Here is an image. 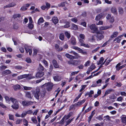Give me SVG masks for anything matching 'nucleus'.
<instances>
[{
    "label": "nucleus",
    "instance_id": "nucleus-59",
    "mask_svg": "<svg viewBox=\"0 0 126 126\" xmlns=\"http://www.w3.org/2000/svg\"><path fill=\"white\" fill-rule=\"evenodd\" d=\"M46 8L47 10L50 7V4L47 2H46Z\"/></svg>",
    "mask_w": 126,
    "mask_h": 126
},
{
    "label": "nucleus",
    "instance_id": "nucleus-56",
    "mask_svg": "<svg viewBox=\"0 0 126 126\" xmlns=\"http://www.w3.org/2000/svg\"><path fill=\"white\" fill-rule=\"evenodd\" d=\"M16 4L14 3H11L8 4V7H13L15 6Z\"/></svg>",
    "mask_w": 126,
    "mask_h": 126
},
{
    "label": "nucleus",
    "instance_id": "nucleus-44",
    "mask_svg": "<svg viewBox=\"0 0 126 126\" xmlns=\"http://www.w3.org/2000/svg\"><path fill=\"white\" fill-rule=\"evenodd\" d=\"M20 17V15L19 14H15L13 16V17L14 18H16L17 17Z\"/></svg>",
    "mask_w": 126,
    "mask_h": 126
},
{
    "label": "nucleus",
    "instance_id": "nucleus-8",
    "mask_svg": "<svg viewBox=\"0 0 126 126\" xmlns=\"http://www.w3.org/2000/svg\"><path fill=\"white\" fill-rule=\"evenodd\" d=\"M121 122L125 125H126V115H122L120 116Z\"/></svg>",
    "mask_w": 126,
    "mask_h": 126
},
{
    "label": "nucleus",
    "instance_id": "nucleus-19",
    "mask_svg": "<svg viewBox=\"0 0 126 126\" xmlns=\"http://www.w3.org/2000/svg\"><path fill=\"white\" fill-rule=\"evenodd\" d=\"M28 76V74H25L23 75H20L17 77V79L18 80L22 79L23 78L27 77Z\"/></svg>",
    "mask_w": 126,
    "mask_h": 126
},
{
    "label": "nucleus",
    "instance_id": "nucleus-4",
    "mask_svg": "<svg viewBox=\"0 0 126 126\" xmlns=\"http://www.w3.org/2000/svg\"><path fill=\"white\" fill-rule=\"evenodd\" d=\"M53 84L51 83L48 82L45 83L42 86H46V89L48 91H50L52 89Z\"/></svg>",
    "mask_w": 126,
    "mask_h": 126
},
{
    "label": "nucleus",
    "instance_id": "nucleus-2",
    "mask_svg": "<svg viewBox=\"0 0 126 126\" xmlns=\"http://www.w3.org/2000/svg\"><path fill=\"white\" fill-rule=\"evenodd\" d=\"M6 101L7 103H9L10 100L13 103V104L12 106V107L14 109H17L19 107L18 103L17 100L15 98L13 97H9L7 96L5 97Z\"/></svg>",
    "mask_w": 126,
    "mask_h": 126
},
{
    "label": "nucleus",
    "instance_id": "nucleus-36",
    "mask_svg": "<svg viewBox=\"0 0 126 126\" xmlns=\"http://www.w3.org/2000/svg\"><path fill=\"white\" fill-rule=\"evenodd\" d=\"M20 88V86L19 85H16L14 86V88L15 90L19 89Z\"/></svg>",
    "mask_w": 126,
    "mask_h": 126
},
{
    "label": "nucleus",
    "instance_id": "nucleus-51",
    "mask_svg": "<svg viewBox=\"0 0 126 126\" xmlns=\"http://www.w3.org/2000/svg\"><path fill=\"white\" fill-rule=\"evenodd\" d=\"M80 46H83L84 47H87L88 48H89V46L88 44H86L83 43H81Z\"/></svg>",
    "mask_w": 126,
    "mask_h": 126
},
{
    "label": "nucleus",
    "instance_id": "nucleus-55",
    "mask_svg": "<svg viewBox=\"0 0 126 126\" xmlns=\"http://www.w3.org/2000/svg\"><path fill=\"white\" fill-rule=\"evenodd\" d=\"M65 6V3L64 2H62L58 5V6L60 7L61 6L63 7Z\"/></svg>",
    "mask_w": 126,
    "mask_h": 126
},
{
    "label": "nucleus",
    "instance_id": "nucleus-25",
    "mask_svg": "<svg viewBox=\"0 0 126 126\" xmlns=\"http://www.w3.org/2000/svg\"><path fill=\"white\" fill-rule=\"evenodd\" d=\"M113 90L112 89H108L106 90L105 93L104 95V96H105L108 94H109L110 93V92L112 91Z\"/></svg>",
    "mask_w": 126,
    "mask_h": 126
},
{
    "label": "nucleus",
    "instance_id": "nucleus-63",
    "mask_svg": "<svg viewBox=\"0 0 126 126\" xmlns=\"http://www.w3.org/2000/svg\"><path fill=\"white\" fill-rule=\"evenodd\" d=\"M114 17L113 16H112L110 18V22L111 23H113L114 22Z\"/></svg>",
    "mask_w": 126,
    "mask_h": 126
},
{
    "label": "nucleus",
    "instance_id": "nucleus-54",
    "mask_svg": "<svg viewBox=\"0 0 126 126\" xmlns=\"http://www.w3.org/2000/svg\"><path fill=\"white\" fill-rule=\"evenodd\" d=\"M27 9V8L24 6H23L20 9V10L21 11H25V10H26Z\"/></svg>",
    "mask_w": 126,
    "mask_h": 126
},
{
    "label": "nucleus",
    "instance_id": "nucleus-13",
    "mask_svg": "<svg viewBox=\"0 0 126 126\" xmlns=\"http://www.w3.org/2000/svg\"><path fill=\"white\" fill-rule=\"evenodd\" d=\"M112 26V25H110V26H102L99 28L100 30H107L109 28H111Z\"/></svg>",
    "mask_w": 126,
    "mask_h": 126
},
{
    "label": "nucleus",
    "instance_id": "nucleus-39",
    "mask_svg": "<svg viewBox=\"0 0 126 126\" xmlns=\"http://www.w3.org/2000/svg\"><path fill=\"white\" fill-rule=\"evenodd\" d=\"M31 120L35 124L37 122V120L36 119V118L35 117H33L32 118Z\"/></svg>",
    "mask_w": 126,
    "mask_h": 126
},
{
    "label": "nucleus",
    "instance_id": "nucleus-45",
    "mask_svg": "<svg viewBox=\"0 0 126 126\" xmlns=\"http://www.w3.org/2000/svg\"><path fill=\"white\" fill-rule=\"evenodd\" d=\"M27 113L26 112H23L21 115V117L23 118L25 117L27 115Z\"/></svg>",
    "mask_w": 126,
    "mask_h": 126
},
{
    "label": "nucleus",
    "instance_id": "nucleus-38",
    "mask_svg": "<svg viewBox=\"0 0 126 126\" xmlns=\"http://www.w3.org/2000/svg\"><path fill=\"white\" fill-rule=\"evenodd\" d=\"M102 81V80L99 79L96 81V84L98 86H99L101 85Z\"/></svg>",
    "mask_w": 126,
    "mask_h": 126
},
{
    "label": "nucleus",
    "instance_id": "nucleus-28",
    "mask_svg": "<svg viewBox=\"0 0 126 126\" xmlns=\"http://www.w3.org/2000/svg\"><path fill=\"white\" fill-rule=\"evenodd\" d=\"M59 38L62 41L63 40L64 38V34L63 33L60 34L59 36Z\"/></svg>",
    "mask_w": 126,
    "mask_h": 126
},
{
    "label": "nucleus",
    "instance_id": "nucleus-43",
    "mask_svg": "<svg viewBox=\"0 0 126 126\" xmlns=\"http://www.w3.org/2000/svg\"><path fill=\"white\" fill-rule=\"evenodd\" d=\"M71 116V115L70 113L68 114L67 115L64 116L63 117L65 120H67Z\"/></svg>",
    "mask_w": 126,
    "mask_h": 126
},
{
    "label": "nucleus",
    "instance_id": "nucleus-48",
    "mask_svg": "<svg viewBox=\"0 0 126 126\" xmlns=\"http://www.w3.org/2000/svg\"><path fill=\"white\" fill-rule=\"evenodd\" d=\"M71 20L72 22L75 23H76L78 21V20L76 18H73Z\"/></svg>",
    "mask_w": 126,
    "mask_h": 126
},
{
    "label": "nucleus",
    "instance_id": "nucleus-12",
    "mask_svg": "<svg viewBox=\"0 0 126 126\" xmlns=\"http://www.w3.org/2000/svg\"><path fill=\"white\" fill-rule=\"evenodd\" d=\"M44 75V73L43 72H37L36 74V77L38 78L42 77Z\"/></svg>",
    "mask_w": 126,
    "mask_h": 126
},
{
    "label": "nucleus",
    "instance_id": "nucleus-42",
    "mask_svg": "<svg viewBox=\"0 0 126 126\" xmlns=\"http://www.w3.org/2000/svg\"><path fill=\"white\" fill-rule=\"evenodd\" d=\"M119 12L121 14H123V9L121 7H119L118 8Z\"/></svg>",
    "mask_w": 126,
    "mask_h": 126
},
{
    "label": "nucleus",
    "instance_id": "nucleus-35",
    "mask_svg": "<svg viewBox=\"0 0 126 126\" xmlns=\"http://www.w3.org/2000/svg\"><path fill=\"white\" fill-rule=\"evenodd\" d=\"M102 16H103L102 15H98L96 16L95 19L96 20H98L101 18Z\"/></svg>",
    "mask_w": 126,
    "mask_h": 126
},
{
    "label": "nucleus",
    "instance_id": "nucleus-1",
    "mask_svg": "<svg viewBox=\"0 0 126 126\" xmlns=\"http://www.w3.org/2000/svg\"><path fill=\"white\" fill-rule=\"evenodd\" d=\"M31 92L34 97L38 100L39 99L40 96V98H43L45 96L47 93L45 89H43L41 91L40 88L38 87H36L35 91L34 90H32Z\"/></svg>",
    "mask_w": 126,
    "mask_h": 126
},
{
    "label": "nucleus",
    "instance_id": "nucleus-6",
    "mask_svg": "<svg viewBox=\"0 0 126 126\" xmlns=\"http://www.w3.org/2000/svg\"><path fill=\"white\" fill-rule=\"evenodd\" d=\"M97 33L96 37L97 38V40L98 41L104 38L103 35L100 33L99 32H98L97 33Z\"/></svg>",
    "mask_w": 126,
    "mask_h": 126
},
{
    "label": "nucleus",
    "instance_id": "nucleus-58",
    "mask_svg": "<svg viewBox=\"0 0 126 126\" xmlns=\"http://www.w3.org/2000/svg\"><path fill=\"white\" fill-rule=\"evenodd\" d=\"M90 63V61H87L84 64V65L86 67L88 66L89 65V64Z\"/></svg>",
    "mask_w": 126,
    "mask_h": 126
},
{
    "label": "nucleus",
    "instance_id": "nucleus-20",
    "mask_svg": "<svg viewBox=\"0 0 126 126\" xmlns=\"http://www.w3.org/2000/svg\"><path fill=\"white\" fill-rule=\"evenodd\" d=\"M111 13L117 15V12L116 8L115 7H112L111 9Z\"/></svg>",
    "mask_w": 126,
    "mask_h": 126
},
{
    "label": "nucleus",
    "instance_id": "nucleus-27",
    "mask_svg": "<svg viewBox=\"0 0 126 126\" xmlns=\"http://www.w3.org/2000/svg\"><path fill=\"white\" fill-rule=\"evenodd\" d=\"M11 71L9 70H6L3 72V74L5 75H7L10 74Z\"/></svg>",
    "mask_w": 126,
    "mask_h": 126
},
{
    "label": "nucleus",
    "instance_id": "nucleus-50",
    "mask_svg": "<svg viewBox=\"0 0 126 126\" xmlns=\"http://www.w3.org/2000/svg\"><path fill=\"white\" fill-rule=\"evenodd\" d=\"M86 85H81L82 88L80 90L79 92H81L86 87Z\"/></svg>",
    "mask_w": 126,
    "mask_h": 126
},
{
    "label": "nucleus",
    "instance_id": "nucleus-47",
    "mask_svg": "<svg viewBox=\"0 0 126 126\" xmlns=\"http://www.w3.org/2000/svg\"><path fill=\"white\" fill-rule=\"evenodd\" d=\"M22 119H18L16 121V124H19L22 122Z\"/></svg>",
    "mask_w": 126,
    "mask_h": 126
},
{
    "label": "nucleus",
    "instance_id": "nucleus-57",
    "mask_svg": "<svg viewBox=\"0 0 126 126\" xmlns=\"http://www.w3.org/2000/svg\"><path fill=\"white\" fill-rule=\"evenodd\" d=\"M126 66V64H125L122 66H121L119 67V68H118L117 69V71L119 70L120 69L122 68H124Z\"/></svg>",
    "mask_w": 126,
    "mask_h": 126
},
{
    "label": "nucleus",
    "instance_id": "nucleus-40",
    "mask_svg": "<svg viewBox=\"0 0 126 126\" xmlns=\"http://www.w3.org/2000/svg\"><path fill=\"white\" fill-rule=\"evenodd\" d=\"M72 28L74 30H76L78 29V27L77 25L74 24H72Z\"/></svg>",
    "mask_w": 126,
    "mask_h": 126
},
{
    "label": "nucleus",
    "instance_id": "nucleus-52",
    "mask_svg": "<svg viewBox=\"0 0 126 126\" xmlns=\"http://www.w3.org/2000/svg\"><path fill=\"white\" fill-rule=\"evenodd\" d=\"M28 26L30 29H32L33 28V26L32 23H29Z\"/></svg>",
    "mask_w": 126,
    "mask_h": 126
},
{
    "label": "nucleus",
    "instance_id": "nucleus-5",
    "mask_svg": "<svg viewBox=\"0 0 126 126\" xmlns=\"http://www.w3.org/2000/svg\"><path fill=\"white\" fill-rule=\"evenodd\" d=\"M72 48L75 50L78 51V52L82 54H83L85 55L87 54L86 52L84 51L82 49L80 48L75 46H73Z\"/></svg>",
    "mask_w": 126,
    "mask_h": 126
},
{
    "label": "nucleus",
    "instance_id": "nucleus-37",
    "mask_svg": "<svg viewBox=\"0 0 126 126\" xmlns=\"http://www.w3.org/2000/svg\"><path fill=\"white\" fill-rule=\"evenodd\" d=\"M23 124L25 126H28V122L25 119H23Z\"/></svg>",
    "mask_w": 126,
    "mask_h": 126
},
{
    "label": "nucleus",
    "instance_id": "nucleus-21",
    "mask_svg": "<svg viewBox=\"0 0 126 126\" xmlns=\"http://www.w3.org/2000/svg\"><path fill=\"white\" fill-rule=\"evenodd\" d=\"M94 93V91L93 90H91L90 92H87L85 94V95L86 96L88 95H89V97H92V94Z\"/></svg>",
    "mask_w": 126,
    "mask_h": 126
},
{
    "label": "nucleus",
    "instance_id": "nucleus-30",
    "mask_svg": "<svg viewBox=\"0 0 126 126\" xmlns=\"http://www.w3.org/2000/svg\"><path fill=\"white\" fill-rule=\"evenodd\" d=\"M44 21L43 18L42 17H41L38 19L37 23L39 25H40L41 23H43Z\"/></svg>",
    "mask_w": 126,
    "mask_h": 126
},
{
    "label": "nucleus",
    "instance_id": "nucleus-34",
    "mask_svg": "<svg viewBox=\"0 0 126 126\" xmlns=\"http://www.w3.org/2000/svg\"><path fill=\"white\" fill-rule=\"evenodd\" d=\"M116 98V96L114 94L111 95L109 96V98L111 99H114Z\"/></svg>",
    "mask_w": 126,
    "mask_h": 126
},
{
    "label": "nucleus",
    "instance_id": "nucleus-15",
    "mask_svg": "<svg viewBox=\"0 0 126 126\" xmlns=\"http://www.w3.org/2000/svg\"><path fill=\"white\" fill-rule=\"evenodd\" d=\"M26 97L30 98V99H32L33 96L29 92H26Z\"/></svg>",
    "mask_w": 126,
    "mask_h": 126
},
{
    "label": "nucleus",
    "instance_id": "nucleus-49",
    "mask_svg": "<svg viewBox=\"0 0 126 126\" xmlns=\"http://www.w3.org/2000/svg\"><path fill=\"white\" fill-rule=\"evenodd\" d=\"M96 118L99 120H101L103 119V116L101 115H100L96 117Z\"/></svg>",
    "mask_w": 126,
    "mask_h": 126
},
{
    "label": "nucleus",
    "instance_id": "nucleus-22",
    "mask_svg": "<svg viewBox=\"0 0 126 126\" xmlns=\"http://www.w3.org/2000/svg\"><path fill=\"white\" fill-rule=\"evenodd\" d=\"M54 80L56 81H60L61 79V77L59 76H56L53 77Z\"/></svg>",
    "mask_w": 126,
    "mask_h": 126
},
{
    "label": "nucleus",
    "instance_id": "nucleus-61",
    "mask_svg": "<svg viewBox=\"0 0 126 126\" xmlns=\"http://www.w3.org/2000/svg\"><path fill=\"white\" fill-rule=\"evenodd\" d=\"M43 62L45 65L46 66H48V64L47 62L45 60H44L43 61Z\"/></svg>",
    "mask_w": 126,
    "mask_h": 126
},
{
    "label": "nucleus",
    "instance_id": "nucleus-46",
    "mask_svg": "<svg viewBox=\"0 0 126 126\" xmlns=\"http://www.w3.org/2000/svg\"><path fill=\"white\" fill-rule=\"evenodd\" d=\"M104 60V59L103 58V57H101L100 59L99 62L98 63V64L99 65L101 64L103 62Z\"/></svg>",
    "mask_w": 126,
    "mask_h": 126
},
{
    "label": "nucleus",
    "instance_id": "nucleus-26",
    "mask_svg": "<svg viewBox=\"0 0 126 126\" xmlns=\"http://www.w3.org/2000/svg\"><path fill=\"white\" fill-rule=\"evenodd\" d=\"M65 56L67 58L71 59H74V56L68 54L67 53L65 54Z\"/></svg>",
    "mask_w": 126,
    "mask_h": 126
},
{
    "label": "nucleus",
    "instance_id": "nucleus-33",
    "mask_svg": "<svg viewBox=\"0 0 126 126\" xmlns=\"http://www.w3.org/2000/svg\"><path fill=\"white\" fill-rule=\"evenodd\" d=\"M76 39L75 38H72L71 43L72 45H76Z\"/></svg>",
    "mask_w": 126,
    "mask_h": 126
},
{
    "label": "nucleus",
    "instance_id": "nucleus-10",
    "mask_svg": "<svg viewBox=\"0 0 126 126\" xmlns=\"http://www.w3.org/2000/svg\"><path fill=\"white\" fill-rule=\"evenodd\" d=\"M80 62L81 61L79 60H74L72 62V64L75 66H77L80 64Z\"/></svg>",
    "mask_w": 126,
    "mask_h": 126
},
{
    "label": "nucleus",
    "instance_id": "nucleus-9",
    "mask_svg": "<svg viewBox=\"0 0 126 126\" xmlns=\"http://www.w3.org/2000/svg\"><path fill=\"white\" fill-rule=\"evenodd\" d=\"M24 48L26 52L27 53L28 52H29V55H31L32 53V49L29 48V47L28 46L26 45L24 46Z\"/></svg>",
    "mask_w": 126,
    "mask_h": 126
},
{
    "label": "nucleus",
    "instance_id": "nucleus-53",
    "mask_svg": "<svg viewBox=\"0 0 126 126\" xmlns=\"http://www.w3.org/2000/svg\"><path fill=\"white\" fill-rule=\"evenodd\" d=\"M115 85L116 86L120 87L121 86L122 84L121 82H116L115 83Z\"/></svg>",
    "mask_w": 126,
    "mask_h": 126
},
{
    "label": "nucleus",
    "instance_id": "nucleus-62",
    "mask_svg": "<svg viewBox=\"0 0 126 126\" xmlns=\"http://www.w3.org/2000/svg\"><path fill=\"white\" fill-rule=\"evenodd\" d=\"M14 68L15 69H21L22 68V67L20 66L17 65L15 66L14 67Z\"/></svg>",
    "mask_w": 126,
    "mask_h": 126
},
{
    "label": "nucleus",
    "instance_id": "nucleus-18",
    "mask_svg": "<svg viewBox=\"0 0 126 126\" xmlns=\"http://www.w3.org/2000/svg\"><path fill=\"white\" fill-rule=\"evenodd\" d=\"M52 20L53 23L55 24L58 23L59 22V20L57 17H53L52 18Z\"/></svg>",
    "mask_w": 126,
    "mask_h": 126
},
{
    "label": "nucleus",
    "instance_id": "nucleus-17",
    "mask_svg": "<svg viewBox=\"0 0 126 126\" xmlns=\"http://www.w3.org/2000/svg\"><path fill=\"white\" fill-rule=\"evenodd\" d=\"M52 63L54 67L55 68H59V66L57 62L55 60H53L52 61Z\"/></svg>",
    "mask_w": 126,
    "mask_h": 126
},
{
    "label": "nucleus",
    "instance_id": "nucleus-31",
    "mask_svg": "<svg viewBox=\"0 0 126 126\" xmlns=\"http://www.w3.org/2000/svg\"><path fill=\"white\" fill-rule=\"evenodd\" d=\"M74 118H73L71 120L70 119H69L68 121H67L66 122V125H65V126H66L67 125L69 124L71 122H72L73 120V119H74Z\"/></svg>",
    "mask_w": 126,
    "mask_h": 126
},
{
    "label": "nucleus",
    "instance_id": "nucleus-16",
    "mask_svg": "<svg viewBox=\"0 0 126 126\" xmlns=\"http://www.w3.org/2000/svg\"><path fill=\"white\" fill-rule=\"evenodd\" d=\"M123 36L122 35H121L118 36L116 38L114 39L113 40V42H114L116 41V42L117 43H119L121 39V38Z\"/></svg>",
    "mask_w": 126,
    "mask_h": 126
},
{
    "label": "nucleus",
    "instance_id": "nucleus-41",
    "mask_svg": "<svg viewBox=\"0 0 126 126\" xmlns=\"http://www.w3.org/2000/svg\"><path fill=\"white\" fill-rule=\"evenodd\" d=\"M92 108V107H89L88 109H87L86 110H85L84 112V113L85 114L87 112H89L91 110Z\"/></svg>",
    "mask_w": 126,
    "mask_h": 126
},
{
    "label": "nucleus",
    "instance_id": "nucleus-7",
    "mask_svg": "<svg viewBox=\"0 0 126 126\" xmlns=\"http://www.w3.org/2000/svg\"><path fill=\"white\" fill-rule=\"evenodd\" d=\"M33 102L31 101H22V104L24 106H26L33 104Z\"/></svg>",
    "mask_w": 126,
    "mask_h": 126
},
{
    "label": "nucleus",
    "instance_id": "nucleus-24",
    "mask_svg": "<svg viewBox=\"0 0 126 126\" xmlns=\"http://www.w3.org/2000/svg\"><path fill=\"white\" fill-rule=\"evenodd\" d=\"M38 69V71H40V72H42L44 71V68L43 66L40 63L39 65V66Z\"/></svg>",
    "mask_w": 126,
    "mask_h": 126
},
{
    "label": "nucleus",
    "instance_id": "nucleus-60",
    "mask_svg": "<svg viewBox=\"0 0 126 126\" xmlns=\"http://www.w3.org/2000/svg\"><path fill=\"white\" fill-rule=\"evenodd\" d=\"M9 119L12 120H14V117L13 115L10 114H9Z\"/></svg>",
    "mask_w": 126,
    "mask_h": 126
},
{
    "label": "nucleus",
    "instance_id": "nucleus-32",
    "mask_svg": "<svg viewBox=\"0 0 126 126\" xmlns=\"http://www.w3.org/2000/svg\"><path fill=\"white\" fill-rule=\"evenodd\" d=\"M23 87L24 88V89L26 91L30 90L32 89V88L31 87H27L23 86Z\"/></svg>",
    "mask_w": 126,
    "mask_h": 126
},
{
    "label": "nucleus",
    "instance_id": "nucleus-14",
    "mask_svg": "<svg viewBox=\"0 0 126 126\" xmlns=\"http://www.w3.org/2000/svg\"><path fill=\"white\" fill-rule=\"evenodd\" d=\"M85 99H84L82 100H81L75 103V105L76 106H79L83 103L85 102Z\"/></svg>",
    "mask_w": 126,
    "mask_h": 126
},
{
    "label": "nucleus",
    "instance_id": "nucleus-11",
    "mask_svg": "<svg viewBox=\"0 0 126 126\" xmlns=\"http://www.w3.org/2000/svg\"><path fill=\"white\" fill-rule=\"evenodd\" d=\"M70 53H72L74 55H75V56H74V59H78L79 58H80L81 56H79V54L75 52L72 51L70 52Z\"/></svg>",
    "mask_w": 126,
    "mask_h": 126
},
{
    "label": "nucleus",
    "instance_id": "nucleus-3",
    "mask_svg": "<svg viewBox=\"0 0 126 126\" xmlns=\"http://www.w3.org/2000/svg\"><path fill=\"white\" fill-rule=\"evenodd\" d=\"M89 27L92 30V32L93 33H97L98 32V28L94 24H92L89 26Z\"/></svg>",
    "mask_w": 126,
    "mask_h": 126
},
{
    "label": "nucleus",
    "instance_id": "nucleus-64",
    "mask_svg": "<svg viewBox=\"0 0 126 126\" xmlns=\"http://www.w3.org/2000/svg\"><path fill=\"white\" fill-rule=\"evenodd\" d=\"M26 61L28 63H30L31 62V59L29 58H27Z\"/></svg>",
    "mask_w": 126,
    "mask_h": 126
},
{
    "label": "nucleus",
    "instance_id": "nucleus-23",
    "mask_svg": "<svg viewBox=\"0 0 126 126\" xmlns=\"http://www.w3.org/2000/svg\"><path fill=\"white\" fill-rule=\"evenodd\" d=\"M118 32L117 31L114 32L113 34H112L111 36L110 37L111 38H114L116 37L118 35Z\"/></svg>",
    "mask_w": 126,
    "mask_h": 126
},
{
    "label": "nucleus",
    "instance_id": "nucleus-29",
    "mask_svg": "<svg viewBox=\"0 0 126 126\" xmlns=\"http://www.w3.org/2000/svg\"><path fill=\"white\" fill-rule=\"evenodd\" d=\"M65 34L66 37L69 39L70 37V32H65Z\"/></svg>",
    "mask_w": 126,
    "mask_h": 126
}]
</instances>
